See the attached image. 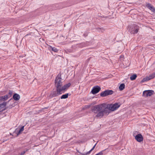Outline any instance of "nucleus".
<instances>
[{
  "mask_svg": "<svg viewBox=\"0 0 155 155\" xmlns=\"http://www.w3.org/2000/svg\"><path fill=\"white\" fill-rule=\"evenodd\" d=\"M120 106L119 104L116 103L111 105L110 109L106 107L104 104H98L94 106L92 109V111L95 114H96V116L99 118H101L104 115H107L110 112V110L114 111Z\"/></svg>",
  "mask_w": 155,
  "mask_h": 155,
  "instance_id": "nucleus-1",
  "label": "nucleus"
},
{
  "mask_svg": "<svg viewBox=\"0 0 155 155\" xmlns=\"http://www.w3.org/2000/svg\"><path fill=\"white\" fill-rule=\"evenodd\" d=\"M61 76V74H59L56 77L55 81L56 88L59 89H61L62 85Z\"/></svg>",
  "mask_w": 155,
  "mask_h": 155,
  "instance_id": "nucleus-2",
  "label": "nucleus"
},
{
  "mask_svg": "<svg viewBox=\"0 0 155 155\" xmlns=\"http://www.w3.org/2000/svg\"><path fill=\"white\" fill-rule=\"evenodd\" d=\"M139 30V27L135 24L132 25L130 28L129 31L132 34H137Z\"/></svg>",
  "mask_w": 155,
  "mask_h": 155,
  "instance_id": "nucleus-3",
  "label": "nucleus"
},
{
  "mask_svg": "<svg viewBox=\"0 0 155 155\" xmlns=\"http://www.w3.org/2000/svg\"><path fill=\"white\" fill-rule=\"evenodd\" d=\"M56 91H54L52 92L50 94L51 97H54L58 96L59 95L62 93L61 90V89L56 88Z\"/></svg>",
  "mask_w": 155,
  "mask_h": 155,
  "instance_id": "nucleus-4",
  "label": "nucleus"
},
{
  "mask_svg": "<svg viewBox=\"0 0 155 155\" xmlns=\"http://www.w3.org/2000/svg\"><path fill=\"white\" fill-rule=\"evenodd\" d=\"M113 93V91L111 90H106L101 93L100 96L102 97H106L108 95H110Z\"/></svg>",
  "mask_w": 155,
  "mask_h": 155,
  "instance_id": "nucleus-5",
  "label": "nucleus"
},
{
  "mask_svg": "<svg viewBox=\"0 0 155 155\" xmlns=\"http://www.w3.org/2000/svg\"><path fill=\"white\" fill-rule=\"evenodd\" d=\"M153 93L154 91L153 90H146L143 91V96L145 97L150 96L153 95Z\"/></svg>",
  "mask_w": 155,
  "mask_h": 155,
  "instance_id": "nucleus-6",
  "label": "nucleus"
},
{
  "mask_svg": "<svg viewBox=\"0 0 155 155\" xmlns=\"http://www.w3.org/2000/svg\"><path fill=\"white\" fill-rule=\"evenodd\" d=\"M101 90V88L99 86H96L93 87L91 92L93 94H95L98 93Z\"/></svg>",
  "mask_w": 155,
  "mask_h": 155,
  "instance_id": "nucleus-7",
  "label": "nucleus"
},
{
  "mask_svg": "<svg viewBox=\"0 0 155 155\" xmlns=\"http://www.w3.org/2000/svg\"><path fill=\"white\" fill-rule=\"evenodd\" d=\"M135 139L139 142H141L143 141V137L141 134H138L135 136Z\"/></svg>",
  "mask_w": 155,
  "mask_h": 155,
  "instance_id": "nucleus-8",
  "label": "nucleus"
},
{
  "mask_svg": "<svg viewBox=\"0 0 155 155\" xmlns=\"http://www.w3.org/2000/svg\"><path fill=\"white\" fill-rule=\"evenodd\" d=\"M71 85V84L70 83H68L62 86L61 88L62 92H64L65 90L69 87Z\"/></svg>",
  "mask_w": 155,
  "mask_h": 155,
  "instance_id": "nucleus-9",
  "label": "nucleus"
},
{
  "mask_svg": "<svg viewBox=\"0 0 155 155\" xmlns=\"http://www.w3.org/2000/svg\"><path fill=\"white\" fill-rule=\"evenodd\" d=\"M13 99L16 100L18 101L20 98V95L17 94L15 93L13 96Z\"/></svg>",
  "mask_w": 155,
  "mask_h": 155,
  "instance_id": "nucleus-10",
  "label": "nucleus"
},
{
  "mask_svg": "<svg viewBox=\"0 0 155 155\" xmlns=\"http://www.w3.org/2000/svg\"><path fill=\"white\" fill-rule=\"evenodd\" d=\"M9 97H8V96L7 94L5 95L4 96L0 97V100H2L3 101H5V100H7L8 99Z\"/></svg>",
  "mask_w": 155,
  "mask_h": 155,
  "instance_id": "nucleus-11",
  "label": "nucleus"
},
{
  "mask_svg": "<svg viewBox=\"0 0 155 155\" xmlns=\"http://www.w3.org/2000/svg\"><path fill=\"white\" fill-rule=\"evenodd\" d=\"M150 78H149V76L148 77H147L145 78H143L142 80L140 81V83H143V82H145V81H148L149 80H150Z\"/></svg>",
  "mask_w": 155,
  "mask_h": 155,
  "instance_id": "nucleus-12",
  "label": "nucleus"
},
{
  "mask_svg": "<svg viewBox=\"0 0 155 155\" xmlns=\"http://www.w3.org/2000/svg\"><path fill=\"white\" fill-rule=\"evenodd\" d=\"M137 77V75L135 74H134L130 77V79L131 81H133L135 80Z\"/></svg>",
  "mask_w": 155,
  "mask_h": 155,
  "instance_id": "nucleus-13",
  "label": "nucleus"
},
{
  "mask_svg": "<svg viewBox=\"0 0 155 155\" xmlns=\"http://www.w3.org/2000/svg\"><path fill=\"white\" fill-rule=\"evenodd\" d=\"M49 49H51V50L55 52H57L58 51V50L55 47H52L51 46H50L49 48Z\"/></svg>",
  "mask_w": 155,
  "mask_h": 155,
  "instance_id": "nucleus-14",
  "label": "nucleus"
},
{
  "mask_svg": "<svg viewBox=\"0 0 155 155\" xmlns=\"http://www.w3.org/2000/svg\"><path fill=\"white\" fill-rule=\"evenodd\" d=\"M125 87V85L124 84H121L119 87V89L120 90H123Z\"/></svg>",
  "mask_w": 155,
  "mask_h": 155,
  "instance_id": "nucleus-15",
  "label": "nucleus"
},
{
  "mask_svg": "<svg viewBox=\"0 0 155 155\" xmlns=\"http://www.w3.org/2000/svg\"><path fill=\"white\" fill-rule=\"evenodd\" d=\"M96 143L94 146L91 149V150H90L87 152L86 153H85V154L82 153L81 154L82 155H87V154H90V153L94 149V148L96 145Z\"/></svg>",
  "mask_w": 155,
  "mask_h": 155,
  "instance_id": "nucleus-16",
  "label": "nucleus"
},
{
  "mask_svg": "<svg viewBox=\"0 0 155 155\" xmlns=\"http://www.w3.org/2000/svg\"><path fill=\"white\" fill-rule=\"evenodd\" d=\"M96 143L94 146L91 149V150H90L87 152L86 153H85V154L82 153L81 154L82 155H87V154H90V153L94 149V148L96 145Z\"/></svg>",
  "mask_w": 155,
  "mask_h": 155,
  "instance_id": "nucleus-17",
  "label": "nucleus"
},
{
  "mask_svg": "<svg viewBox=\"0 0 155 155\" xmlns=\"http://www.w3.org/2000/svg\"><path fill=\"white\" fill-rule=\"evenodd\" d=\"M68 94L67 93L65 94H64L62 95L61 97V99H66L68 97Z\"/></svg>",
  "mask_w": 155,
  "mask_h": 155,
  "instance_id": "nucleus-18",
  "label": "nucleus"
},
{
  "mask_svg": "<svg viewBox=\"0 0 155 155\" xmlns=\"http://www.w3.org/2000/svg\"><path fill=\"white\" fill-rule=\"evenodd\" d=\"M150 79L151 80L155 77V72L153 73L149 76Z\"/></svg>",
  "mask_w": 155,
  "mask_h": 155,
  "instance_id": "nucleus-19",
  "label": "nucleus"
},
{
  "mask_svg": "<svg viewBox=\"0 0 155 155\" xmlns=\"http://www.w3.org/2000/svg\"><path fill=\"white\" fill-rule=\"evenodd\" d=\"M6 103L4 102L3 103L0 104V111H1L2 110H1L2 107H3L2 106H5L6 105Z\"/></svg>",
  "mask_w": 155,
  "mask_h": 155,
  "instance_id": "nucleus-20",
  "label": "nucleus"
},
{
  "mask_svg": "<svg viewBox=\"0 0 155 155\" xmlns=\"http://www.w3.org/2000/svg\"><path fill=\"white\" fill-rule=\"evenodd\" d=\"M24 130V126H22L19 130L17 135L19 134L21 132H22Z\"/></svg>",
  "mask_w": 155,
  "mask_h": 155,
  "instance_id": "nucleus-21",
  "label": "nucleus"
},
{
  "mask_svg": "<svg viewBox=\"0 0 155 155\" xmlns=\"http://www.w3.org/2000/svg\"><path fill=\"white\" fill-rule=\"evenodd\" d=\"M149 9L153 12H155V8L153 6H152L151 8H150Z\"/></svg>",
  "mask_w": 155,
  "mask_h": 155,
  "instance_id": "nucleus-22",
  "label": "nucleus"
},
{
  "mask_svg": "<svg viewBox=\"0 0 155 155\" xmlns=\"http://www.w3.org/2000/svg\"><path fill=\"white\" fill-rule=\"evenodd\" d=\"M12 94H13L12 91H9L8 94H7L8 96V97H10L12 95Z\"/></svg>",
  "mask_w": 155,
  "mask_h": 155,
  "instance_id": "nucleus-23",
  "label": "nucleus"
},
{
  "mask_svg": "<svg viewBox=\"0 0 155 155\" xmlns=\"http://www.w3.org/2000/svg\"><path fill=\"white\" fill-rule=\"evenodd\" d=\"M28 150V149H26V150L23 151L21 153V154H20L21 155H24L25 153Z\"/></svg>",
  "mask_w": 155,
  "mask_h": 155,
  "instance_id": "nucleus-24",
  "label": "nucleus"
},
{
  "mask_svg": "<svg viewBox=\"0 0 155 155\" xmlns=\"http://www.w3.org/2000/svg\"><path fill=\"white\" fill-rule=\"evenodd\" d=\"M146 6L149 9L150 8H151L152 5L151 4L148 3L147 4Z\"/></svg>",
  "mask_w": 155,
  "mask_h": 155,
  "instance_id": "nucleus-25",
  "label": "nucleus"
},
{
  "mask_svg": "<svg viewBox=\"0 0 155 155\" xmlns=\"http://www.w3.org/2000/svg\"><path fill=\"white\" fill-rule=\"evenodd\" d=\"M104 150H102L99 152L98 153L99 154V155H102L104 154Z\"/></svg>",
  "mask_w": 155,
  "mask_h": 155,
  "instance_id": "nucleus-26",
  "label": "nucleus"
},
{
  "mask_svg": "<svg viewBox=\"0 0 155 155\" xmlns=\"http://www.w3.org/2000/svg\"><path fill=\"white\" fill-rule=\"evenodd\" d=\"M12 107V105H10L9 106H7V108H11Z\"/></svg>",
  "mask_w": 155,
  "mask_h": 155,
  "instance_id": "nucleus-27",
  "label": "nucleus"
},
{
  "mask_svg": "<svg viewBox=\"0 0 155 155\" xmlns=\"http://www.w3.org/2000/svg\"><path fill=\"white\" fill-rule=\"evenodd\" d=\"M96 155H99V154L98 153L96 154Z\"/></svg>",
  "mask_w": 155,
  "mask_h": 155,
  "instance_id": "nucleus-28",
  "label": "nucleus"
},
{
  "mask_svg": "<svg viewBox=\"0 0 155 155\" xmlns=\"http://www.w3.org/2000/svg\"><path fill=\"white\" fill-rule=\"evenodd\" d=\"M84 35V36H85V35Z\"/></svg>",
  "mask_w": 155,
  "mask_h": 155,
  "instance_id": "nucleus-29",
  "label": "nucleus"
},
{
  "mask_svg": "<svg viewBox=\"0 0 155 155\" xmlns=\"http://www.w3.org/2000/svg\"><path fill=\"white\" fill-rule=\"evenodd\" d=\"M84 35V36H85V35Z\"/></svg>",
  "mask_w": 155,
  "mask_h": 155,
  "instance_id": "nucleus-30",
  "label": "nucleus"
},
{
  "mask_svg": "<svg viewBox=\"0 0 155 155\" xmlns=\"http://www.w3.org/2000/svg\"><path fill=\"white\" fill-rule=\"evenodd\" d=\"M69 52H71V51H70Z\"/></svg>",
  "mask_w": 155,
  "mask_h": 155,
  "instance_id": "nucleus-31",
  "label": "nucleus"
}]
</instances>
